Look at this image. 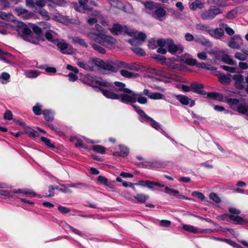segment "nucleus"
Instances as JSON below:
<instances>
[{
  "label": "nucleus",
  "instance_id": "obj_39",
  "mask_svg": "<svg viewBox=\"0 0 248 248\" xmlns=\"http://www.w3.org/2000/svg\"><path fill=\"white\" fill-rule=\"evenodd\" d=\"M219 26L224 29L226 33L229 35H232L234 33V31L233 29L228 27V25L225 23H221Z\"/></svg>",
  "mask_w": 248,
  "mask_h": 248
},
{
  "label": "nucleus",
  "instance_id": "obj_11",
  "mask_svg": "<svg viewBox=\"0 0 248 248\" xmlns=\"http://www.w3.org/2000/svg\"><path fill=\"white\" fill-rule=\"evenodd\" d=\"M95 59H93L87 62H78L77 65L80 68H82L88 71H94L96 70V65H95Z\"/></svg>",
  "mask_w": 248,
  "mask_h": 248
},
{
  "label": "nucleus",
  "instance_id": "obj_53",
  "mask_svg": "<svg viewBox=\"0 0 248 248\" xmlns=\"http://www.w3.org/2000/svg\"><path fill=\"white\" fill-rule=\"evenodd\" d=\"M234 57L240 61H245L247 59V56L239 52H236L234 54Z\"/></svg>",
  "mask_w": 248,
  "mask_h": 248
},
{
  "label": "nucleus",
  "instance_id": "obj_57",
  "mask_svg": "<svg viewBox=\"0 0 248 248\" xmlns=\"http://www.w3.org/2000/svg\"><path fill=\"white\" fill-rule=\"evenodd\" d=\"M97 180L99 183L101 184H103L106 186H108V179L103 176H99Z\"/></svg>",
  "mask_w": 248,
  "mask_h": 248
},
{
  "label": "nucleus",
  "instance_id": "obj_51",
  "mask_svg": "<svg viewBox=\"0 0 248 248\" xmlns=\"http://www.w3.org/2000/svg\"><path fill=\"white\" fill-rule=\"evenodd\" d=\"M120 156L125 157L129 153L128 149L125 147L120 145Z\"/></svg>",
  "mask_w": 248,
  "mask_h": 248
},
{
  "label": "nucleus",
  "instance_id": "obj_41",
  "mask_svg": "<svg viewBox=\"0 0 248 248\" xmlns=\"http://www.w3.org/2000/svg\"><path fill=\"white\" fill-rule=\"evenodd\" d=\"M208 97L212 99L221 100L223 96L222 94L216 92H211L208 93Z\"/></svg>",
  "mask_w": 248,
  "mask_h": 248
},
{
  "label": "nucleus",
  "instance_id": "obj_17",
  "mask_svg": "<svg viewBox=\"0 0 248 248\" xmlns=\"http://www.w3.org/2000/svg\"><path fill=\"white\" fill-rule=\"evenodd\" d=\"M114 84L117 88V91L123 92L124 93L123 94H130L132 93V91L125 88V84L123 82L115 81L114 82Z\"/></svg>",
  "mask_w": 248,
  "mask_h": 248
},
{
  "label": "nucleus",
  "instance_id": "obj_50",
  "mask_svg": "<svg viewBox=\"0 0 248 248\" xmlns=\"http://www.w3.org/2000/svg\"><path fill=\"white\" fill-rule=\"evenodd\" d=\"M163 97V94L160 93H152L150 95V99L157 100L161 99Z\"/></svg>",
  "mask_w": 248,
  "mask_h": 248
},
{
  "label": "nucleus",
  "instance_id": "obj_18",
  "mask_svg": "<svg viewBox=\"0 0 248 248\" xmlns=\"http://www.w3.org/2000/svg\"><path fill=\"white\" fill-rule=\"evenodd\" d=\"M191 90L193 91L194 93L202 94V95H205L206 93L203 90H202V89L203 88V86L202 84L196 83H192L190 84Z\"/></svg>",
  "mask_w": 248,
  "mask_h": 248
},
{
  "label": "nucleus",
  "instance_id": "obj_6",
  "mask_svg": "<svg viewBox=\"0 0 248 248\" xmlns=\"http://www.w3.org/2000/svg\"><path fill=\"white\" fill-rule=\"evenodd\" d=\"M17 31L19 33L23 35L25 40L31 42V31L27 26L22 22L18 23Z\"/></svg>",
  "mask_w": 248,
  "mask_h": 248
},
{
  "label": "nucleus",
  "instance_id": "obj_31",
  "mask_svg": "<svg viewBox=\"0 0 248 248\" xmlns=\"http://www.w3.org/2000/svg\"><path fill=\"white\" fill-rule=\"evenodd\" d=\"M240 9L239 7H236L231 11L229 12L226 16V18L228 19H233L234 17H235L237 15V13L238 12L239 10Z\"/></svg>",
  "mask_w": 248,
  "mask_h": 248
},
{
  "label": "nucleus",
  "instance_id": "obj_49",
  "mask_svg": "<svg viewBox=\"0 0 248 248\" xmlns=\"http://www.w3.org/2000/svg\"><path fill=\"white\" fill-rule=\"evenodd\" d=\"M219 80L222 83L229 84L231 82V78L225 75H220L219 77Z\"/></svg>",
  "mask_w": 248,
  "mask_h": 248
},
{
  "label": "nucleus",
  "instance_id": "obj_46",
  "mask_svg": "<svg viewBox=\"0 0 248 248\" xmlns=\"http://www.w3.org/2000/svg\"><path fill=\"white\" fill-rule=\"evenodd\" d=\"M237 111L242 114H248V105H240L237 108Z\"/></svg>",
  "mask_w": 248,
  "mask_h": 248
},
{
  "label": "nucleus",
  "instance_id": "obj_40",
  "mask_svg": "<svg viewBox=\"0 0 248 248\" xmlns=\"http://www.w3.org/2000/svg\"><path fill=\"white\" fill-rule=\"evenodd\" d=\"M137 185H141L143 186H146L149 188L152 189L153 188V181H150L148 180L146 181H140L139 183L136 184Z\"/></svg>",
  "mask_w": 248,
  "mask_h": 248
},
{
  "label": "nucleus",
  "instance_id": "obj_45",
  "mask_svg": "<svg viewBox=\"0 0 248 248\" xmlns=\"http://www.w3.org/2000/svg\"><path fill=\"white\" fill-rule=\"evenodd\" d=\"M61 186L63 187V188L59 189V190L64 193H72V190L70 189L68 184H61Z\"/></svg>",
  "mask_w": 248,
  "mask_h": 248
},
{
  "label": "nucleus",
  "instance_id": "obj_33",
  "mask_svg": "<svg viewBox=\"0 0 248 248\" xmlns=\"http://www.w3.org/2000/svg\"><path fill=\"white\" fill-rule=\"evenodd\" d=\"M71 39L74 43L78 44L83 47H87L88 45L83 39L78 37H73Z\"/></svg>",
  "mask_w": 248,
  "mask_h": 248
},
{
  "label": "nucleus",
  "instance_id": "obj_43",
  "mask_svg": "<svg viewBox=\"0 0 248 248\" xmlns=\"http://www.w3.org/2000/svg\"><path fill=\"white\" fill-rule=\"evenodd\" d=\"M96 83L100 86L106 87H112L113 84L111 83L108 82L102 79H99L96 81Z\"/></svg>",
  "mask_w": 248,
  "mask_h": 248
},
{
  "label": "nucleus",
  "instance_id": "obj_60",
  "mask_svg": "<svg viewBox=\"0 0 248 248\" xmlns=\"http://www.w3.org/2000/svg\"><path fill=\"white\" fill-rule=\"evenodd\" d=\"M128 42L133 46H136L137 45H140L142 44L135 37L132 39L129 40Z\"/></svg>",
  "mask_w": 248,
  "mask_h": 248
},
{
  "label": "nucleus",
  "instance_id": "obj_20",
  "mask_svg": "<svg viewBox=\"0 0 248 248\" xmlns=\"http://www.w3.org/2000/svg\"><path fill=\"white\" fill-rule=\"evenodd\" d=\"M45 37L49 42L56 43L57 37L56 33L52 30L46 31L45 32Z\"/></svg>",
  "mask_w": 248,
  "mask_h": 248
},
{
  "label": "nucleus",
  "instance_id": "obj_29",
  "mask_svg": "<svg viewBox=\"0 0 248 248\" xmlns=\"http://www.w3.org/2000/svg\"><path fill=\"white\" fill-rule=\"evenodd\" d=\"M222 59L225 63L232 65H236V61L232 59L230 56L227 54H224L222 56Z\"/></svg>",
  "mask_w": 248,
  "mask_h": 248
},
{
  "label": "nucleus",
  "instance_id": "obj_35",
  "mask_svg": "<svg viewBox=\"0 0 248 248\" xmlns=\"http://www.w3.org/2000/svg\"><path fill=\"white\" fill-rule=\"evenodd\" d=\"M16 10L19 15L25 14V16H23V17L26 19H28L31 16L30 15L27 14L28 11L24 8L21 7L16 8Z\"/></svg>",
  "mask_w": 248,
  "mask_h": 248
},
{
  "label": "nucleus",
  "instance_id": "obj_1",
  "mask_svg": "<svg viewBox=\"0 0 248 248\" xmlns=\"http://www.w3.org/2000/svg\"><path fill=\"white\" fill-rule=\"evenodd\" d=\"M87 36L91 41H94L109 48H112L116 43L115 39L102 33L90 32L87 33Z\"/></svg>",
  "mask_w": 248,
  "mask_h": 248
},
{
  "label": "nucleus",
  "instance_id": "obj_15",
  "mask_svg": "<svg viewBox=\"0 0 248 248\" xmlns=\"http://www.w3.org/2000/svg\"><path fill=\"white\" fill-rule=\"evenodd\" d=\"M58 47L60 49L62 53L64 54H70L72 52V49L68 46V44L63 41L56 42Z\"/></svg>",
  "mask_w": 248,
  "mask_h": 248
},
{
  "label": "nucleus",
  "instance_id": "obj_54",
  "mask_svg": "<svg viewBox=\"0 0 248 248\" xmlns=\"http://www.w3.org/2000/svg\"><path fill=\"white\" fill-rule=\"evenodd\" d=\"M38 13L44 17V18L46 20H49L50 19V16H48L47 12L44 9L41 8L39 9Z\"/></svg>",
  "mask_w": 248,
  "mask_h": 248
},
{
  "label": "nucleus",
  "instance_id": "obj_7",
  "mask_svg": "<svg viewBox=\"0 0 248 248\" xmlns=\"http://www.w3.org/2000/svg\"><path fill=\"white\" fill-rule=\"evenodd\" d=\"M220 13L217 8L213 7L203 12L201 15V18L204 20H210L213 19Z\"/></svg>",
  "mask_w": 248,
  "mask_h": 248
},
{
  "label": "nucleus",
  "instance_id": "obj_22",
  "mask_svg": "<svg viewBox=\"0 0 248 248\" xmlns=\"http://www.w3.org/2000/svg\"><path fill=\"white\" fill-rule=\"evenodd\" d=\"M183 229L190 232L199 233V232H207L208 230H202L201 231H199L198 229L195 228L194 226L190 225H184L182 227Z\"/></svg>",
  "mask_w": 248,
  "mask_h": 248
},
{
  "label": "nucleus",
  "instance_id": "obj_12",
  "mask_svg": "<svg viewBox=\"0 0 248 248\" xmlns=\"http://www.w3.org/2000/svg\"><path fill=\"white\" fill-rule=\"evenodd\" d=\"M175 97L177 100L184 105H186L190 107H192L195 105L194 101L186 96L179 94L176 95Z\"/></svg>",
  "mask_w": 248,
  "mask_h": 248
},
{
  "label": "nucleus",
  "instance_id": "obj_21",
  "mask_svg": "<svg viewBox=\"0 0 248 248\" xmlns=\"http://www.w3.org/2000/svg\"><path fill=\"white\" fill-rule=\"evenodd\" d=\"M13 57V55L5 51H3L0 48V59L8 63H11V58Z\"/></svg>",
  "mask_w": 248,
  "mask_h": 248
},
{
  "label": "nucleus",
  "instance_id": "obj_24",
  "mask_svg": "<svg viewBox=\"0 0 248 248\" xmlns=\"http://www.w3.org/2000/svg\"><path fill=\"white\" fill-rule=\"evenodd\" d=\"M229 218L233 221H234L235 224H244L245 223V221L243 219V218L237 215H234L232 214H230L229 215Z\"/></svg>",
  "mask_w": 248,
  "mask_h": 248
},
{
  "label": "nucleus",
  "instance_id": "obj_38",
  "mask_svg": "<svg viewBox=\"0 0 248 248\" xmlns=\"http://www.w3.org/2000/svg\"><path fill=\"white\" fill-rule=\"evenodd\" d=\"M90 44L93 48L98 52L101 54H105L106 53V50L101 46L92 42Z\"/></svg>",
  "mask_w": 248,
  "mask_h": 248
},
{
  "label": "nucleus",
  "instance_id": "obj_32",
  "mask_svg": "<svg viewBox=\"0 0 248 248\" xmlns=\"http://www.w3.org/2000/svg\"><path fill=\"white\" fill-rule=\"evenodd\" d=\"M25 74L27 78H36L40 75V72L37 70H30L26 71Z\"/></svg>",
  "mask_w": 248,
  "mask_h": 248
},
{
  "label": "nucleus",
  "instance_id": "obj_37",
  "mask_svg": "<svg viewBox=\"0 0 248 248\" xmlns=\"http://www.w3.org/2000/svg\"><path fill=\"white\" fill-rule=\"evenodd\" d=\"M13 16L9 13H5L0 11V18L6 20H12Z\"/></svg>",
  "mask_w": 248,
  "mask_h": 248
},
{
  "label": "nucleus",
  "instance_id": "obj_63",
  "mask_svg": "<svg viewBox=\"0 0 248 248\" xmlns=\"http://www.w3.org/2000/svg\"><path fill=\"white\" fill-rule=\"evenodd\" d=\"M26 132L28 135L30 137H35L37 134V132L30 128H28Z\"/></svg>",
  "mask_w": 248,
  "mask_h": 248
},
{
  "label": "nucleus",
  "instance_id": "obj_10",
  "mask_svg": "<svg viewBox=\"0 0 248 248\" xmlns=\"http://www.w3.org/2000/svg\"><path fill=\"white\" fill-rule=\"evenodd\" d=\"M111 32L113 35H119L123 33H126L129 34V31L128 28L125 26H121L118 24L113 25L111 29Z\"/></svg>",
  "mask_w": 248,
  "mask_h": 248
},
{
  "label": "nucleus",
  "instance_id": "obj_25",
  "mask_svg": "<svg viewBox=\"0 0 248 248\" xmlns=\"http://www.w3.org/2000/svg\"><path fill=\"white\" fill-rule=\"evenodd\" d=\"M135 200L137 201V202L144 203L149 199L148 195L143 194L139 193L137 194L134 196Z\"/></svg>",
  "mask_w": 248,
  "mask_h": 248
},
{
  "label": "nucleus",
  "instance_id": "obj_44",
  "mask_svg": "<svg viewBox=\"0 0 248 248\" xmlns=\"http://www.w3.org/2000/svg\"><path fill=\"white\" fill-rule=\"evenodd\" d=\"M93 151L100 153L104 154L106 151V148L101 145H96L93 147Z\"/></svg>",
  "mask_w": 248,
  "mask_h": 248
},
{
  "label": "nucleus",
  "instance_id": "obj_56",
  "mask_svg": "<svg viewBox=\"0 0 248 248\" xmlns=\"http://www.w3.org/2000/svg\"><path fill=\"white\" fill-rule=\"evenodd\" d=\"M210 199L212 200L216 203H219L221 202V200L219 197L215 193H211L209 196Z\"/></svg>",
  "mask_w": 248,
  "mask_h": 248
},
{
  "label": "nucleus",
  "instance_id": "obj_26",
  "mask_svg": "<svg viewBox=\"0 0 248 248\" xmlns=\"http://www.w3.org/2000/svg\"><path fill=\"white\" fill-rule=\"evenodd\" d=\"M120 74L124 77L129 78H136L139 76L138 74L133 73L124 69L121 70Z\"/></svg>",
  "mask_w": 248,
  "mask_h": 248
},
{
  "label": "nucleus",
  "instance_id": "obj_4",
  "mask_svg": "<svg viewBox=\"0 0 248 248\" xmlns=\"http://www.w3.org/2000/svg\"><path fill=\"white\" fill-rule=\"evenodd\" d=\"M120 62L116 61L113 62H105L100 59L95 58V65L96 67H98L104 70L116 72L118 71L119 67L117 66V62Z\"/></svg>",
  "mask_w": 248,
  "mask_h": 248
},
{
  "label": "nucleus",
  "instance_id": "obj_2",
  "mask_svg": "<svg viewBox=\"0 0 248 248\" xmlns=\"http://www.w3.org/2000/svg\"><path fill=\"white\" fill-rule=\"evenodd\" d=\"M100 90L106 98L111 99H120L123 103L135 101L134 96H128L127 94H117L111 89L100 88Z\"/></svg>",
  "mask_w": 248,
  "mask_h": 248
},
{
  "label": "nucleus",
  "instance_id": "obj_34",
  "mask_svg": "<svg viewBox=\"0 0 248 248\" xmlns=\"http://www.w3.org/2000/svg\"><path fill=\"white\" fill-rule=\"evenodd\" d=\"M196 30L201 31H205L209 33L210 28L204 24H202L201 23L198 24L196 25Z\"/></svg>",
  "mask_w": 248,
  "mask_h": 248
},
{
  "label": "nucleus",
  "instance_id": "obj_8",
  "mask_svg": "<svg viewBox=\"0 0 248 248\" xmlns=\"http://www.w3.org/2000/svg\"><path fill=\"white\" fill-rule=\"evenodd\" d=\"M50 24L47 22H40L37 25H33L32 27L34 32L37 34H41L43 31L50 30Z\"/></svg>",
  "mask_w": 248,
  "mask_h": 248
},
{
  "label": "nucleus",
  "instance_id": "obj_28",
  "mask_svg": "<svg viewBox=\"0 0 248 248\" xmlns=\"http://www.w3.org/2000/svg\"><path fill=\"white\" fill-rule=\"evenodd\" d=\"M232 78L236 81V86L239 88H242L243 86L242 82L244 80V77L242 75L240 74L234 75L232 76Z\"/></svg>",
  "mask_w": 248,
  "mask_h": 248
},
{
  "label": "nucleus",
  "instance_id": "obj_14",
  "mask_svg": "<svg viewBox=\"0 0 248 248\" xmlns=\"http://www.w3.org/2000/svg\"><path fill=\"white\" fill-rule=\"evenodd\" d=\"M117 66L120 68H125L134 71H138L140 70V67L139 65L135 63H128L123 61H120L117 62Z\"/></svg>",
  "mask_w": 248,
  "mask_h": 248
},
{
  "label": "nucleus",
  "instance_id": "obj_42",
  "mask_svg": "<svg viewBox=\"0 0 248 248\" xmlns=\"http://www.w3.org/2000/svg\"><path fill=\"white\" fill-rule=\"evenodd\" d=\"M42 105L39 103H37L35 106L33 107L32 110L35 115H40L42 114Z\"/></svg>",
  "mask_w": 248,
  "mask_h": 248
},
{
  "label": "nucleus",
  "instance_id": "obj_16",
  "mask_svg": "<svg viewBox=\"0 0 248 248\" xmlns=\"http://www.w3.org/2000/svg\"><path fill=\"white\" fill-rule=\"evenodd\" d=\"M209 34L211 36L217 39H219L224 35L223 28L220 26L219 28H217L215 29H210Z\"/></svg>",
  "mask_w": 248,
  "mask_h": 248
},
{
  "label": "nucleus",
  "instance_id": "obj_64",
  "mask_svg": "<svg viewBox=\"0 0 248 248\" xmlns=\"http://www.w3.org/2000/svg\"><path fill=\"white\" fill-rule=\"evenodd\" d=\"M228 211L232 215L234 214L237 215L241 213V211L240 210L233 207H229Z\"/></svg>",
  "mask_w": 248,
  "mask_h": 248
},
{
  "label": "nucleus",
  "instance_id": "obj_47",
  "mask_svg": "<svg viewBox=\"0 0 248 248\" xmlns=\"http://www.w3.org/2000/svg\"><path fill=\"white\" fill-rule=\"evenodd\" d=\"M202 3L201 2L197 0L193 2L190 5V8L193 10H195L197 8H202Z\"/></svg>",
  "mask_w": 248,
  "mask_h": 248
},
{
  "label": "nucleus",
  "instance_id": "obj_19",
  "mask_svg": "<svg viewBox=\"0 0 248 248\" xmlns=\"http://www.w3.org/2000/svg\"><path fill=\"white\" fill-rule=\"evenodd\" d=\"M128 35L136 38L141 43L145 41L147 37L145 33L141 32H138L136 31H129Z\"/></svg>",
  "mask_w": 248,
  "mask_h": 248
},
{
  "label": "nucleus",
  "instance_id": "obj_9",
  "mask_svg": "<svg viewBox=\"0 0 248 248\" xmlns=\"http://www.w3.org/2000/svg\"><path fill=\"white\" fill-rule=\"evenodd\" d=\"M167 43V47L168 51L172 54H180L183 52L184 48L181 45L174 44L173 41L171 39H168Z\"/></svg>",
  "mask_w": 248,
  "mask_h": 248
},
{
  "label": "nucleus",
  "instance_id": "obj_61",
  "mask_svg": "<svg viewBox=\"0 0 248 248\" xmlns=\"http://www.w3.org/2000/svg\"><path fill=\"white\" fill-rule=\"evenodd\" d=\"M58 210L62 214L68 213L70 212V209L67 207L60 205L58 207Z\"/></svg>",
  "mask_w": 248,
  "mask_h": 248
},
{
  "label": "nucleus",
  "instance_id": "obj_62",
  "mask_svg": "<svg viewBox=\"0 0 248 248\" xmlns=\"http://www.w3.org/2000/svg\"><path fill=\"white\" fill-rule=\"evenodd\" d=\"M4 118L5 120H11L13 118V114L10 110H7L4 114Z\"/></svg>",
  "mask_w": 248,
  "mask_h": 248
},
{
  "label": "nucleus",
  "instance_id": "obj_27",
  "mask_svg": "<svg viewBox=\"0 0 248 248\" xmlns=\"http://www.w3.org/2000/svg\"><path fill=\"white\" fill-rule=\"evenodd\" d=\"M42 113L44 115V118L46 121L52 122L53 120V114L50 110H44Z\"/></svg>",
  "mask_w": 248,
  "mask_h": 248
},
{
  "label": "nucleus",
  "instance_id": "obj_48",
  "mask_svg": "<svg viewBox=\"0 0 248 248\" xmlns=\"http://www.w3.org/2000/svg\"><path fill=\"white\" fill-rule=\"evenodd\" d=\"M131 49L133 50V51L134 52L137 54L141 56H144L145 55V51L141 48L137 46H133Z\"/></svg>",
  "mask_w": 248,
  "mask_h": 248
},
{
  "label": "nucleus",
  "instance_id": "obj_36",
  "mask_svg": "<svg viewBox=\"0 0 248 248\" xmlns=\"http://www.w3.org/2000/svg\"><path fill=\"white\" fill-rule=\"evenodd\" d=\"M165 14V11L162 8H159L155 10L154 16L156 18H160L164 16Z\"/></svg>",
  "mask_w": 248,
  "mask_h": 248
},
{
  "label": "nucleus",
  "instance_id": "obj_5",
  "mask_svg": "<svg viewBox=\"0 0 248 248\" xmlns=\"http://www.w3.org/2000/svg\"><path fill=\"white\" fill-rule=\"evenodd\" d=\"M132 107L134 108L137 112L140 115V122L142 123L145 121L149 122L150 123L151 126L156 130H158L160 128V125L159 123L148 116L142 110L140 109L139 107H137L134 105H132Z\"/></svg>",
  "mask_w": 248,
  "mask_h": 248
},
{
  "label": "nucleus",
  "instance_id": "obj_23",
  "mask_svg": "<svg viewBox=\"0 0 248 248\" xmlns=\"http://www.w3.org/2000/svg\"><path fill=\"white\" fill-rule=\"evenodd\" d=\"M234 37L239 39L240 41H242V39L239 36H235L234 37L232 38L231 41L228 43V46L232 48L239 49L241 47V46L242 45V43H241L240 44L237 43L234 40Z\"/></svg>",
  "mask_w": 248,
  "mask_h": 248
},
{
  "label": "nucleus",
  "instance_id": "obj_55",
  "mask_svg": "<svg viewBox=\"0 0 248 248\" xmlns=\"http://www.w3.org/2000/svg\"><path fill=\"white\" fill-rule=\"evenodd\" d=\"M41 140L44 143H45V144L46 145H47L49 147H50V148H54V145L50 142V139H49L46 137H42L41 138Z\"/></svg>",
  "mask_w": 248,
  "mask_h": 248
},
{
  "label": "nucleus",
  "instance_id": "obj_30",
  "mask_svg": "<svg viewBox=\"0 0 248 248\" xmlns=\"http://www.w3.org/2000/svg\"><path fill=\"white\" fill-rule=\"evenodd\" d=\"M10 78V76L8 73L2 72L0 75V82L3 84H5L9 81Z\"/></svg>",
  "mask_w": 248,
  "mask_h": 248
},
{
  "label": "nucleus",
  "instance_id": "obj_52",
  "mask_svg": "<svg viewBox=\"0 0 248 248\" xmlns=\"http://www.w3.org/2000/svg\"><path fill=\"white\" fill-rule=\"evenodd\" d=\"M165 192L171 195H174L179 194V192L178 190L172 188H170L168 186L165 187Z\"/></svg>",
  "mask_w": 248,
  "mask_h": 248
},
{
  "label": "nucleus",
  "instance_id": "obj_59",
  "mask_svg": "<svg viewBox=\"0 0 248 248\" xmlns=\"http://www.w3.org/2000/svg\"><path fill=\"white\" fill-rule=\"evenodd\" d=\"M185 63L190 66L196 65L197 60L193 58H187L186 59Z\"/></svg>",
  "mask_w": 248,
  "mask_h": 248
},
{
  "label": "nucleus",
  "instance_id": "obj_13",
  "mask_svg": "<svg viewBox=\"0 0 248 248\" xmlns=\"http://www.w3.org/2000/svg\"><path fill=\"white\" fill-rule=\"evenodd\" d=\"M128 96H134V98H135V101L134 102H127L125 103H131L132 105H134L136 106L135 104H134L137 101L138 103H139L140 104H145L147 102V99L146 97L142 96L141 94H138L132 92V93L130 94H127ZM137 107H138L137 106Z\"/></svg>",
  "mask_w": 248,
  "mask_h": 248
},
{
  "label": "nucleus",
  "instance_id": "obj_3",
  "mask_svg": "<svg viewBox=\"0 0 248 248\" xmlns=\"http://www.w3.org/2000/svg\"><path fill=\"white\" fill-rule=\"evenodd\" d=\"M79 5H75V9L80 13H90L93 16H97L99 15V12L96 10H93L92 8L90 7L88 5V0H78Z\"/></svg>",
  "mask_w": 248,
  "mask_h": 248
},
{
  "label": "nucleus",
  "instance_id": "obj_58",
  "mask_svg": "<svg viewBox=\"0 0 248 248\" xmlns=\"http://www.w3.org/2000/svg\"><path fill=\"white\" fill-rule=\"evenodd\" d=\"M168 40V39L164 40L163 39H159L157 41L156 43L158 46L160 47L166 46L167 47Z\"/></svg>",
  "mask_w": 248,
  "mask_h": 248
}]
</instances>
